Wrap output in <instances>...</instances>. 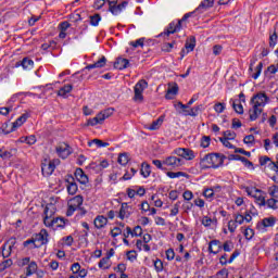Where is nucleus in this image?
I'll return each instance as SVG.
<instances>
[{"label":"nucleus","instance_id":"nucleus-48","mask_svg":"<svg viewBox=\"0 0 278 278\" xmlns=\"http://www.w3.org/2000/svg\"><path fill=\"white\" fill-rule=\"evenodd\" d=\"M55 225L54 227H52V229H64V227H66V222H64V218L61 217H54Z\"/></svg>","mask_w":278,"mask_h":278},{"label":"nucleus","instance_id":"nucleus-21","mask_svg":"<svg viewBox=\"0 0 278 278\" xmlns=\"http://www.w3.org/2000/svg\"><path fill=\"white\" fill-rule=\"evenodd\" d=\"M185 116H192L193 118H197L199 114H202L205 112V105L199 104L197 106L191 108L190 110L185 111Z\"/></svg>","mask_w":278,"mask_h":278},{"label":"nucleus","instance_id":"nucleus-25","mask_svg":"<svg viewBox=\"0 0 278 278\" xmlns=\"http://www.w3.org/2000/svg\"><path fill=\"white\" fill-rule=\"evenodd\" d=\"M197 47V39L194 37H190L185 45V49L181 50V53H190L191 51H194V48Z\"/></svg>","mask_w":278,"mask_h":278},{"label":"nucleus","instance_id":"nucleus-11","mask_svg":"<svg viewBox=\"0 0 278 278\" xmlns=\"http://www.w3.org/2000/svg\"><path fill=\"white\" fill-rule=\"evenodd\" d=\"M33 239L35 240L36 244L35 247H45V244H48L49 242V232L47 229H41L40 232L36 233Z\"/></svg>","mask_w":278,"mask_h":278},{"label":"nucleus","instance_id":"nucleus-3","mask_svg":"<svg viewBox=\"0 0 278 278\" xmlns=\"http://www.w3.org/2000/svg\"><path fill=\"white\" fill-rule=\"evenodd\" d=\"M81 205H84V197L75 195L74 198L70 199L67 202L66 216H73L78 210L81 211V215L84 216L86 211L81 208Z\"/></svg>","mask_w":278,"mask_h":278},{"label":"nucleus","instance_id":"nucleus-19","mask_svg":"<svg viewBox=\"0 0 278 278\" xmlns=\"http://www.w3.org/2000/svg\"><path fill=\"white\" fill-rule=\"evenodd\" d=\"M71 270L73 275H78L79 278L88 277V269L81 268V265L79 263H73L71 266Z\"/></svg>","mask_w":278,"mask_h":278},{"label":"nucleus","instance_id":"nucleus-62","mask_svg":"<svg viewBox=\"0 0 278 278\" xmlns=\"http://www.w3.org/2000/svg\"><path fill=\"white\" fill-rule=\"evenodd\" d=\"M244 144H249V147H252V144H255V136L248 135L243 138Z\"/></svg>","mask_w":278,"mask_h":278},{"label":"nucleus","instance_id":"nucleus-26","mask_svg":"<svg viewBox=\"0 0 278 278\" xmlns=\"http://www.w3.org/2000/svg\"><path fill=\"white\" fill-rule=\"evenodd\" d=\"M93 225L96 229H103L108 225V217L98 215L93 220Z\"/></svg>","mask_w":278,"mask_h":278},{"label":"nucleus","instance_id":"nucleus-31","mask_svg":"<svg viewBox=\"0 0 278 278\" xmlns=\"http://www.w3.org/2000/svg\"><path fill=\"white\" fill-rule=\"evenodd\" d=\"M71 92H73V85H65L59 89L58 97L66 99L68 98V94H71Z\"/></svg>","mask_w":278,"mask_h":278},{"label":"nucleus","instance_id":"nucleus-14","mask_svg":"<svg viewBox=\"0 0 278 278\" xmlns=\"http://www.w3.org/2000/svg\"><path fill=\"white\" fill-rule=\"evenodd\" d=\"M163 164L169 168H179V166H184V160L177 156H167Z\"/></svg>","mask_w":278,"mask_h":278},{"label":"nucleus","instance_id":"nucleus-47","mask_svg":"<svg viewBox=\"0 0 278 278\" xmlns=\"http://www.w3.org/2000/svg\"><path fill=\"white\" fill-rule=\"evenodd\" d=\"M175 110H180L179 114H184V116H186V112H188V104H184L181 102H177L176 104H174Z\"/></svg>","mask_w":278,"mask_h":278},{"label":"nucleus","instance_id":"nucleus-4","mask_svg":"<svg viewBox=\"0 0 278 278\" xmlns=\"http://www.w3.org/2000/svg\"><path fill=\"white\" fill-rule=\"evenodd\" d=\"M244 192H247L248 197L255 199V203L261 207L266 205V197H264V191H262V189H257L255 187H244Z\"/></svg>","mask_w":278,"mask_h":278},{"label":"nucleus","instance_id":"nucleus-35","mask_svg":"<svg viewBox=\"0 0 278 278\" xmlns=\"http://www.w3.org/2000/svg\"><path fill=\"white\" fill-rule=\"evenodd\" d=\"M38 270V264L35 261H31L26 267V277H31V275H36Z\"/></svg>","mask_w":278,"mask_h":278},{"label":"nucleus","instance_id":"nucleus-56","mask_svg":"<svg viewBox=\"0 0 278 278\" xmlns=\"http://www.w3.org/2000/svg\"><path fill=\"white\" fill-rule=\"evenodd\" d=\"M227 105L223 102H217L215 105H214V110L217 114H223L226 110Z\"/></svg>","mask_w":278,"mask_h":278},{"label":"nucleus","instance_id":"nucleus-39","mask_svg":"<svg viewBox=\"0 0 278 278\" xmlns=\"http://www.w3.org/2000/svg\"><path fill=\"white\" fill-rule=\"evenodd\" d=\"M232 101V108L237 114H244V106L240 103V100H230Z\"/></svg>","mask_w":278,"mask_h":278},{"label":"nucleus","instance_id":"nucleus-2","mask_svg":"<svg viewBox=\"0 0 278 278\" xmlns=\"http://www.w3.org/2000/svg\"><path fill=\"white\" fill-rule=\"evenodd\" d=\"M225 164V155L220 153H208L200 159L199 166L201 170H210V168H220Z\"/></svg>","mask_w":278,"mask_h":278},{"label":"nucleus","instance_id":"nucleus-60","mask_svg":"<svg viewBox=\"0 0 278 278\" xmlns=\"http://www.w3.org/2000/svg\"><path fill=\"white\" fill-rule=\"evenodd\" d=\"M244 238L245 240H253V236H255V230H253L252 228L248 227L244 230Z\"/></svg>","mask_w":278,"mask_h":278},{"label":"nucleus","instance_id":"nucleus-5","mask_svg":"<svg viewBox=\"0 0 278 278\" xmlns=\"http://www.w3.org/2000/svg\"><path fill=\"white\" fill-rule=\"evenodd\" d=\"M114 114V109L109 108L106 110L101 111L96 115V117L88 119V125L90 127H94L97 125H103L106 118H110Z\"/></svg>","mask_w":278,"mask_h":278},{"label":"nucleus","instance_id":"nucleus-30","mask_svg":"<svg viewBox=\"0 0 278 278\" xmlns=\"http://www.w3.org/2000/svg\"><path fill=\"white\" fill-rule=\"evenodd\" d=\"M27 118H29V115L27 113H24L22 116H20L12 126V131H16V129H18V127H22L26 122Z\"/></svg>","mask_w":278,"mask_h":278},{"label":"nucleus","instance_id":"nucleus-24","mask_svg":"<svg viewBox=\"0 0 278 278\" xmlns=\"http://www.w3.org/2000/svg\"><path fill=\"white\" fill-rule=\"evenodd\" d=\"M108 64V59L101 56L96 63L87 65L84 71H92V68H103Z\"/></svg>","mask_w":278,"mask_h":278},{"label":"nucleus","instance_id":"nucleus-8","mask_svg":"<svg viewBox=\"0 0 278 278\" xmlns=\"http://www.w3.org/2000/svg\"><path fill=\"white\" fill-rule=\"evenodd\" d=\"M270 101V98L268 96H266L265 92H257L255 93L252 98L250 103H252V105H255L256 108H266V104H268Z\"/></svg>","mask_w":278,"mask_h":278},{"label":"nucleus","instance_id":"nucleus-17","mask_svg":"<svg viewBox=\"0 0 278 278\" xmlns=\"http://www.w3.org/2000/svg\"><path fill=\"white\" fill-rule=\"evenodd\" d=\"M233 218L237 225H244V223H251V220H253V216H251V211H245L243 215L237 213L233 215Z\"/></svg>","mask_w":278,"mask_h":278},{"label":"nucleus","instance_id":"nucleus-41","mask_svg":"<svg viewBox=\"0 0 278 278\" xmlns=\"http://www.w3.org/2000/svg\"><path fill=\"white\" fill-rule=\"evenodd\" d=\"M22 67L24 71H31V68H34V61L28 58H24L22 60Z\"/></svg>","mask_w":278,"mask_h":278},{"label":"nucleus","instance_id":"nucleus-40","mask_svg":"<svg viewBox=\"0 0 278 278\" xmlns=\"http://www.w3.org/2000/svg\"><path fill=\"white\" fill-rule=\"evenodd\" d=\"M136 247L139 251H146V253H149L151 251V245L144 243L142 240L138 239L136 242Z\"/></svg>","mask_w":278,"mask_h":278},{"label":"nucleus","instance_id":"nucleus-32","mask_svg":"<svg viewBox=\"0 0 278 278\" xmlns=\"http://www.w3.org/2000/svg\"><path fill=\"white\" fill-rule=\"evenodd\" d=\"M55 162L59 161H50L49 164H46L41 167L42 173H46V175H53L55 170Z\"/></svg>","mask_w":278,"mask_h":278},{"label":"nucleus","instance_id":"nucleus-22","mask_svg":"<svg viewBox=\"0 0 278 278\" xmlns=\"http://www.w3.org/2000/svg\"><path fill=\"white\" fill-rule=\"evenodd\" d=\"M240 256V251L236 250L229 257V260H227L228 255L224 254L219 257V264L222 266H227V264H233V261L236 260V257Z\"/></svg>","mask_w":278,"mask_h":278},{"label":"nucleus","instance_id":"nucleus-33","mask_svg":"<svg viewBox=\"0 0 278 278\" xmlns=\"http://www.w3.org/2000/svg\"><path fill=\"white\" fill-rule=\"evenodd\" d=\"M16 155V149L3 150L0 149V157L1 160H10Z\"/></svg>","mask_w":278,"mask_h":278},{"label":"nucleus","instance_id":"nucleus-12","mask_svg":"<svg viewBox=\"0 0 278 278\" xmlns=\"http://www.w3.org/2000/svg\"><path fill=\"white\" fill-rule=\"evenodd\" d=\"M74 177L76 181H78L80 186H85V188L88 187V184H90V178L87 176L86 172H84V169L80 167L76 168Z\"/></svg>","mask_w":278,"mask_h":278},{"label":"nucleus","instance_id":"nucleus-58","mask_svg":"<svg viewBox=\"0 0 278 278\" xmlns=\"http://www.w3.org/2000/svg\"><path fill=\"white\" fill-rule=\"evenodd\" d=\"M13 262L11 258H8L0 263V273H3V270H7V268H10L12 266Z\"/></svg>","mask_w":278,"mask_h":278},{"label":"nucleus","instance_id":"nucleus-38","mask_svg":"<svg viewBox=\"0 0 278 278\" xmlns=\"http://www.w3.org/2000/svg\"><path fill=\"white\" fill-rule=\"evenodd\" d=\"M164 123V119L162 117H159L156 121L152 122V124L150 126H148V129L150 131H155L157 130L160 127H162V124Z\"/></svg>","mask_w":278,"mask_h":278},{"label":"nucleus","instance_id":"nucleus-27","mask_svg":"<svg viewBox=\"0 0 278 278\" xmlns=\"http://www.w3.org/2000/svg\"><path fill=\"white\" fill-rule=\"evenodd\" d=\"M264 112L263 109L260 106L252 105V109L249 110L250 121H257L260 118V115Z\"/></svg>","mask_w":278,"mask_h":278},{"label":"nucleus","instance_id":"nucleus-45","mask_svg":"<svg viewBox=\"0 0 278 278\" xmlns=\"http://www.w3.org/2000/svg\"><path fill=\"white\" fill-rule=\"evenodd\" d=\"M166 175L169 179H178L179 177H188V174L184 172H167Z\"/></svg>","mask_w":278,"mask_h":278},{"label":"nucleus","instance_id":"nucleus-61","mask_svg":"<svg viewBox=\"0 0 278 278\" xmlns=\"http://www.w3.org/2000/svg\"><path fill=\"white\" fill-rule=\"evenodd\" d=\"M24 247H29V249H39L38 248V243H36V241L34 240V238L31 239H27L26 241H24Z\"/></svg>","mask_w":278,"mask_h":278},{"label":"nucleus","instance_id":"nucleus-1","mask_svg":"<svg viewBox=\"0 0 278 278\" xmlns=\"http://www.w3.org/2000/svg\"><path fill=\"white\" fill-rule=\"evenodd\" d=\"M214 7V0H203L200 5L193 11L186 13L181 20L173 21L159 36H169L170 34H177L180 29H184V23L188 21L191 16H199V14H204L210 8Z\"/></svg>","mask_w":278,"mask_h":278},{"label":"nucleus","instance_id":"nucleus-28","mask_svg":"<svg viewBox=\"0 0 278 278\" xmlns=\"http://www.w3.org/2000/svg\"><path fill=\"white\" fill-rule=\"evenodd\" d=\"M114 68H117V71H125V68H129V60L117 58L116 62L114 63Z\"/></svg>","mask_w":278,"mask_h":278},{"label":"nucleus","instance_id":"nucleus-15","mask_svg":"<svg viewBox=\"0 0 278 278\" xmlns=\"http://www.w3.org/2000/svg\"><path fill=\"white\" fill-rule=\"evenodd\" d=\"M131 214H134V207L124 202L121 205L117 218H119L121 220H125V218H129Z\"/></svg>","mask_w":278,"mask_h":278},{"label":"nucleus","instance_id":"nucleus-50","mask_svg":"<svg viewBox=\"0 0 278 278\" xmlns=\"http://www.w3.org/2000/svg\"><path fill=\"white\" fill-rule=\"evenodd\" d=\"M263 68H264V63L260 62L255 67V73L252 75V79H260Z\"/></svg>","mask_w":278,"mask_h":278},{"label":"nucleus","instance_id":"nucleus-55","mask_svg":"<svg viewBox=\"0 0 278 278\" xmlns=\"http://www.w3.org/2000/svg\"><path fill=\"white\" fill-rule=\"evenodd\" d=\"M129 45L130 47H134V49H138V47L142 49V47H144V38L142 37L135 41H130Z\"/></svg>","mask_w":278,"mask_h":278},{"label":"nucleus","instance_id":"nucleus-16","mask_svg":"<svg viewBox=\"0 0 278 278\" xmlns=\"http://www.w3.org/2000/svg\"><path fill=\"white\" fill-rule=\"evenodd\" d=\"M16 244V238H11L2 245V257H10L12 255V249H14Z\"/></svg>","mask_w":278,"mask_h":278},{"label":"nucleus","instance_id":"nucleus-9","mask_svg":"<svg viewBox=\"0 0 278 278\" xmlns=\"http://www.w3.org/2000/svg\"><path fill=\"white\" fill-rule=\"evenodd\" d=\"M55 152L61 160H66L71 153H73V150L71 149V146L66 142H61L55 147Z\"/></svg>","mask_w":278,"mask_h":278},{"label":"nucleus","instance_id":"nucleus-43","mask_svg":"<svg viewBox=\"0 0 278 278\" xmlns=\"http://www.w3.org/2000/svg\"><path fill=\"white\" fill-rule=\"evenodd\" d=\"M265 205H267L269 210H278V200L276 198L265 200Z\"/></svg>","mask_w":278,"mask_h":278},{"label":"nucleus","instance_id":"nucleus-29","mask_svg":"<svg viewBox=\"0 0 278 278\" xmlns=\"http://www.w3.org/2000/svg\"><path fill=\"white\" fill-rule=\"evenodd\" d=\"M179 92V86L177 84H174V86L169 87L166 91L165 99L173 100L175 97H177Z\"/></svg>","mask_w":278,"mask_h":278},{"label":"nucleus","instance_id":"nucleus-36","mask_svg":"<svg viewBox=\"0 0 278 278\" xmlns=\"http://www.w3.org/2000/svg\"><path fill=\"white\" fill-rule=\"evenodd\" d=\"M140 175H142L144 179L151 177V165H149L147 162H143L141 164Z\"/></svg>","mask_w":278,"mask_h":278},{"label":"nucleus","instance_id":"nucleus-57","mask_svg":"<svg viewBox=\"0 0 278 278\" xmlns=\"http://www.w3.org/2000/svg\"><path fill=\"white\" fill-rule=\"evenodd\" d=\"M203 227H212L213 223H217L216 219H212L211 217L204 216L201 220Z\"/></svg>","mask_w":278,"mask_h":278},{"label":"nucleus","instance_id":"nucleus-59","mask_svg":"<svg viewBox=\"0 0 278 278\" xmlns=\"http://www.w3.org/2000/svg\"><path fill=\"white\" fill-rule=\"evenodd\" d=\"M212 142V139L207 136H203L201 139V143L200 147H202V149H207V147H210Z\"/></svg>","mask_w":278,"mask_h":278},{"label":"nucleus","instance_id":"nucleus-51","mask_svg":"<svg viewBox=\"0 0 278 278\" xmlns=\"http://www.w3.org/2000/svg\"><path fill=\"white\" fill-rule=\"evenodd\" d=\"M267 192H268L269 197H271L274 199H278V186L277 185H273L271 187H268Z\"/></svg>","mask_w":278,"mask_h":278},{"label":"nucleus","instance_id":"nucleus-37","mask_svg":"<svg viewBox=\"0 0 278 278\" xmlns=\"http://www.w3.org/2000/svg\"><path fill=\"white\" fill-rule=\"evenodd\" d=\"M98 266L101 270H109V268H111L112 266V264L110 263V256L101 258L98 263Z\"/></svg>","mask_w":278,"mask_h":278},{"label":"nucleus","instance_id":"nucleus-54","mask_svg":"<svg viewBox=\"0 0 278 278\" xmlns=\"http://www.w3.org/2000/svg\"><path fill=\"white\" fill-rule=\"evenodd\" d=\"M222 249L225 251V253H231L233 251V242L228 240L223 245Z\"/></svg>","mask_w":278,"mask_h":278},{"label":"nucleus","instance_id":"nucleus-18","mask_svg":"<svg viewBox=\"0 0 278 278\" xmlns=\"http://www.w3.org/2000/svg\"><path fill=\"white\" fill-rule=\"evenodd\" d=\"M176 155L182 157L184 160H194V151L188 148H177L175 151Z\"/></svg>","mask_w":278,"mask_h":278},{"label":"nucleus","instance_id":"nucleus-53","mask_svg":"<svg viewBox=\"0 0 278 278\" xmlns=\"http://www.w3.org/2000/svg\"><path fill=\"white\" fill-rule=\"evenodd\" d=\"M203 197H205L207 201H214V189L212 188L204 189Z\"/></svg>","mask_w":278,"mask_h":278},{"label":"nucleus","instance_id":"nucleus-52","mask_svg":"<svg viewBox=\"0 0 278 278\" xmlns=\"http://www.w3.org/2000/svg\"><path fill=\"white\" fill-rule=\"evenodd\" d=\"M56 42L54 40L49 41L48 43L41 45L43 51H53L55 49Z\"/></svg>","mask_w":278,"mask_h":278},{"label":"nucleus","instance_id":"nucleus-7","mask_svg":"<svg viewBox=\"0 0 278 278\" xmlns=\"http://www.w3.org/2000/svg\"><path fill=\"white\" fill-rule=\"evenodd\" d=\"M149 88V83L146 79H140L134 87V101L136 103H142L144 101V90Z\"/></svg>","mask_w":278,"mask_h":278},{"label":"nucleus","instance_id":"nucleus-23","mask_svg":"<svg viewBox=\"0 0 278 278\" xmlns=\"http://www.w3.org/2000/svg\"><path fill=\"white\" fill-rule=\"evenodd\" d=\"M128 4L129 2L127 1H124L119 4H113L109 7V11L113 14V16H118V14H121V12H123V10H125V8H127Z\"/></svg>","mask_w":278,"mask_h":278},{"label":"nucleus","instance_id":"nucleus-49","mask_svg":"<svg viewBox=\"0 0 278 278\" xmlns=\"http://www.w3.org/2000/svg\"><path fill=\"white\" fill-rule=\"evenodd\" d=\"M89 18H90V25H92V27H99V23H101L100 14L91 15Z\"/></svg>","mask_w":278,"mask_h":278},{"label":"nucleus","instance_id":"nucleus-13","mask_svg":"<svg viewBox=\"0 0 278 278\" xmlns=\"http://www.w3.org/2000/svg\"><path fill=\"white\" fill-rule=\"evenodd\" d=\"M65 182H66V190L68 194L75 195L77 194V190H79V187L77 186V182L75 181V177L73 175L65 176Z\"/></svg>","mask_w":278,"mask_h":278},{"label":"nucleus","instance_id":"nucleus-20","mask_svg":"<svg viewBox=\"0 0 278 278\" xmlns=\"http://www.w3.org/2000/svg\"><path fill=\"white\" fill-rule=\"evenodd\" d=\"M223 251V244L220 243V240L214 239L208 242V253H212L213 255H218Z\"/></svg>","mask_w":278,"mask_h":278},{"label":"nucleus","instance_id":"nucleus-63","mask_svg":"<svg viewBox=\"0 0 278 278\" xmlns=\"http://www.w3.org/2000/svg\"><path fill=\"white\" fill-rule=\"evenodd\" d=\"M277 39H278L277 33H274V34H271V35L269 36V47H270L271 49H275V47H277Z\"/></svg>","mask_w":278,"mask_h":278},{"label":"nucleus","instance_id":"nucleus-42","mask_svg":"<svg viewBox=\"0 0 278 278\" xmlns=\"http://www.w3.org/2000/svg\"><path fill=\"white\" fill-rule=\"evenodd\" d=\"M54 218L55 217H43V225L49 229H53V227H55V223H58V219Z\"/></svg>","mask_w":278,"mask_h":278},{"label":"nucleus","instance_id":"nucleus-64","mask_svg":"<svg viewBox=\"0 0 278 278\" xmlns=\"http://www.w3.org/2000/svg\"><path fill=\"white\" fill-rule=\"evenodd\" d=\"M224 139L236 140V132L231 130L224 131Z\"/></svg>","mask_w":278,"mask_h":278},{"label":"nucleus","instance_id":"nucleus-46","mask_svg":"<svg viewBox=\"0 0 278 278\" xmlns=\"http://www.w3.org/2000/svg\"><path fill=\"white\" fill-rule=\"evenodd\" d=\"M117 162L121 166H127V164H129V156L127 153H122L118 155Z\"/></svg>","mask_w":278,"mask_h":278},{"label":"nucleus","instance_id":"nucleus-44","mask_svg":"<svg viewBox=\"0 0 278 278\" xmlns=\"http://www.w3.org/2000/svg\"><path fill=\"white\" fill-rule=\"evenodd\" d=\"M153 266H154L155 273L164 271V262H162V260H160V258L154 260Z\"/></svg>","mask_w":278,"mask_h":278},{"label":"nucleus","instance_id":"nucleus-34","mask_svg":"<svg viewBox=\"0 0 278 278\" xmlns=\"http://www.w3.org/2000/svg\"><path fill=\"white\" fill-rule=\"evenodd\" d=\"M53 216H55V205L53 204L46 205L43 211V218H54Z\"/></svg>","mask_w":278,"mask_h":278},{"label":"nucleus","instance_id":"nucleus-6","mask_svg":"<svg viewBox=\"0 0 278 278\" xmlns=\"http://www.w3.org/2000/svg\"><path fill=\"white\" fill-rule=\"evenodd\" d=\"M114 114V109L109 108L106 110L101 111L96 115V117L88 119V125L90 127H94L97 125H103L106 118H110Z\"/></svg>","mask_w":278,"mask_h":278},{"label":"nucleus","instance_id":"nucleus-10","mask_svg":"<svg viewBox=\"0 0 278 278\" xmlns=\"http://www.w3.org/2000/svg\"><path fill=\"white\" fill-rule=\"evenodd\" d=\"M275 223H277V218H275V217H265L256 224V229L261 233H266V228L267 227H275Z\"/></svg>","mask_w":278,"mask_h":278}]
</instances>
